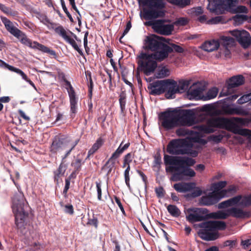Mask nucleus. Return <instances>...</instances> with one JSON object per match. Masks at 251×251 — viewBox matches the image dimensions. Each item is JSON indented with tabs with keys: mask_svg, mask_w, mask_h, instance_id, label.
Returning a JSON list of instances; mask_svg holds the SVG:
<instances>
[{
	"mask_svg": "<svg viewBox=\"0 0 251 251\" xmlns=\"http://www.w3.org/2000/svg\"><path fill=\"white\" fill-rule=\"evenodd\" d=\"M221 199L219 192H213L208 196H203L201 203L204 205H212L217 203Z\"/></svg>",
	"mask_w": 251,
	"mask_h": 251,
	"instance_id": "4be33fe9",
	"label": "nucleus"
},
{
	"mask_svg": "<svg viewBox=\"0 0 251 251\" xmlns=\"http://www.w3.org/2000/svg\"><path fill=\"white\" fill-rule=\"evenodd\" d=\"M12 208L15 215V224L19 228L23 227L26 218L28 216V206L25 204L23 199L14 196L12 199Z\"/></svg>",
	"mask_w": 251,
	"mask_h": 251,
	"instance_id": "20e7f679",
	"label": "nucleus"
},
{
	"mask_svg": "<svg viewBox=\"0 0 251 251\" xmlns=\"http://www.w3.org/2000/svg\"><path fill=\"white\" fill-rule=\"evenodd\" d=\"M140 4L148 7L143 10V18L146 20H152L162 18L165 16L163 10L165 7L164 0H138Z\"/></svg>",
	"mask_w": 251,
	"mask_h": 251,
	"instance_id": "7ed1b4c3",
	"label": "nucleus"
},
{
	"mask_svg": "<svg viewBox=\"0 0 251 251\" xmlns=\"http://www.w3.org/2000/svg\"><path fill=\"white\" fill-rule=\"evenodd\" d=\"M96 188L98 194V199L99 201L102 200V191H101V181L96 182Z\"/></svg>",
	"mask_w": 251,
	"mask_h": 251,
	"instance_id": "5fc2aeb1",
	"label": "nucleus"
},
{
	"mask_svg": "<svg viewBox=\"0 0 251 251\" xmlns=\"http://www.w3.org/2000/svg\"><path fill=\"white\" fill-rule=\"evenodd\" d=\"M208 227L216 231V229L224 230L226 228V224L223 221H208Z\"/></svg>",
	"mask_w": 251,
	"mask_h": 251,
	"instance_id": "7c9ffc66",
	"label": "nucleus"
},
{
	"mask_svg": "<svg viewBox=\"0 0 251 251\" xmlns=\"http://www.w3.org/2000/svg\"><path fill=\"white\" fill-rule=\"evenodd\" d=\"M195 184L193 183H178L174 185V189L178 192L185 193L192 190Z\"/></svg>",
	"mask_w": 251,
	"mask_h": 251,
	"instance_id": "cd10ccee",
	"label": "nucleus"
},
{
	"mask_svg": "<svg viewBox=\"0 0 251 251\" xmlns=\"http://www.w3.org/2000/svg\"><path fill=\"white\" fill-rule=\"evenodd\" d=\"M183 167H180L179 172L175 173L172 176V180L174 181L181 180L183 179V176L194 177L196 175L195 171L190 168L188 166L183 165Z\"/></svg>",
	"mask_w": 251,
	"mask_h": 251,
	"instance_id": "a211bd4d",
	"label": "nucleus"
},
{
	"mask_svg": "<svg viewBox=\"0 0 251 251\" xmlns=\"http://www.w3.org/2000/svg\"><path fill=\"white\" fill-rule=\"evenodd\" d=\"M221 110L225 115L246 116L248 112L241 106L233 107L231 105L225 104L221 107Z\"/></svg>",
	"mask_w": 251,
	"mask_h": 251,
	"instance_id": "6ab92c4d",
	"label": "nucleus"
},
{
	"mask_svg": "<svg viewBox=\"0 0 251 251\" xmlns=\"http://www.w3.org/2000/svg\"><path fill=\"white\" fill-rule=\"evenodd\" d=\"M165 20H157L154 21H150L146 23L147 25H151L153 30L157 33L169 35L172 34L174 29L172 24L165 25Z\"/></svg>",
	"mask_w": 251,
	"mask_h": 251,
	"instance_id": "9b49d317",
	"label": "nucleus"
},
{
	"mask_svg": "<svg viewBox=\"0 0 251 251\" xmlns=\"http://www.w3.org/2000/svg\"><path fill=\"white\" fill-rule=\"evenodd\" d=\"M55 32L59 36H61L64 40L69 36L67 34V32L62 25L57 26L56 28H55Z\"/></svg>",
	"mask_w": 251,
	"mask_h": 251,
	"instance_id": "c03bdc74",
	"label": "nucleus"
},
{
	"mask_svg": "<svg viewBox=\"0 0 251 251\" xmlns=\"http://www.w3.org/2000/svg\"><path fill=\"white\" fill-rule=\"evenodd\" d=\"M218 93V89L215 87H212L207 92L205 95L203 96L202 99L204 100L212 99L217 96Z\"/></svg>",
	"mask_w": 251,
	"mask_h": 251,
	"instance_id": "72a5a7b5",
	"label": "nucleus"
},
{
	"mask_svg": "<svg viewBox=\"0 0 251 251\" xmlns=\"http://www.w3.org/2000/svg\"><path fill=\"white\" fill-rule=\"evenodd\" d=\"M67 166L63 162H61L58 169L53 172L54 181L56 185H58L59 179L64 176L67 170Z\"/></svg>",
	"mask_w": 251,
	"mask_h": 251,
	"instance_id": "a878e982",
	"label": "nucleus"
},
{
	"mask_svg": "<svg viewBox=\"0 0 251 251\" xmlns=\"http://www.w3.org/2000/svg\"><path fill=\"white\" fill-rule=\"evenodd\" d=\"M229 216L236 218H244L247 217L249 213L237 207H231L227 209Z\"/></svg>",
	"mask_w": 251,
	"mask_h": 251,
	"instance_id": "bb28decb",
	"label": "nucleus"
},
{
	"mask_svg": "<svg viewBox=\"0 0 251 251\" xmlns=\"http://www.w3.org/2000/svg\"><path fill=\"white\" fill-rule=\"evenodd\" d=\"M154 167H157L158 169L160 168V165L161 164V157L160 155L159 154L156 155L154 157Z\"/></svg>",
	"mask_w": 251,
	"mask_h": 251,
	"instance_id": "052dcab7",
	"label": "nucleus"
},
{
	"mask_svg": "<svg viewBox=\"0 0 251 251\" xmlns=\"http://www.w3.org/2000/svg\"><path fill=\"white\" fill-rule=\"evenodd\" d=\"M176 133L178 136L180 137L192 135L194 134V131L185 127H180L176 130Z\"/></svg>",
	"mask_w": 251,
	"mask_h": 251,
	"instance_id": "ea45409f",
	"label": "nucleus"
},
{
	"mask_svg": "<svg viewBox=\"0 0 251 251\" xmlns=\"http://www.w3.org/2000/svg\"><path fill=\"white\" fill-rule=\"evenodd\" d=\"M188 23V21L187 20V18L184 17H181L178 19L177 20H176L174 24L176 25H186Z\"/></svg>",
	"mask_w": 251,
	"mask_h": 251,
	"instance_id": "13d9d810",
	"label": "nucleus"
},
{
	"mask_svg": "<svg viewBox=\"0 0 251 251\" xmlns=\"http://www.w3.org/2000/svg\"><path fill=\"white\" fill-rule=\"evenodd\" d=\"M168 80L165 87V91L167 90L165 93V97L168 99H173L175 98V95L176 93H178V89L177 88V82L172 79H166Z\"/></svg>",
	"mask_w": 251,
	"mask_h": 251,
	"instance_id": "412c9836",
	"label": "nucleus"
},
{
	"mask_svg": "<svg viewBox=\"0 0 251 251\" xmlns=\"http://www.w3.org/2000/svg\"><path fill=\"white\" fill-rule=\"evenodd\" d=\"M220 42L225 48H230L235 45V40L229 36H222L220 38Z\"/></svg>",
	"mask_w": 251,
	"mask_h": 251,
	"instance_id": "2f4dec72",
	"label": "nucleus"
},
{
	"mask_svg": "<svg viewBox=\"0 0 251 251\" xmlns=\"http://www.w3.org/2000/svg\"><path fill=\"white\" fill-rule=\"evenodd\" d=\"M164 163L166 165H175L166 168V171L171 172H179L180 167H183V165L188 166H193L195 163V160L189 157H182L176 156H170L165 154L164 156Z\"/></svg>",
	"mask_w": 251,
	"mask_h": 251,
	"instance_id": "39448f33",
	"label": "nucleus"
},
{
	"mask_svg": "<svg viewBox=\"0 0 251 251\" xmlns=\"http://www.w3.org/2000/svg\"><path fill=\"white\" fill-rule=\"evenodd\" d=\"M208 222L201 224L200 226L202 228L198 231L199 236L205 241H213L217 239L219 235L217 231H215L213 228L210 229L208 227Z\"/></svg>",
	"mask_w": 251,
	"mask_h": 251,
	"instance_id": "4468645a",
	"label": "nucleus"
},
{
	"mask_svg": "<svg viewBox=\"0 0 251 251\" xmlns=\"http://www.w3.org/2000/svg\"><path fill=\"white\" fill-rule=\"evenodd\" d=\"M0 19L7 31L14 37L17 36L21 30L15 26L13 23L6 17L0 16Z\"/></svg>",
	"mask_w": 251,
	"mask_h": 251,
	"instance_id": "b1692460",
	"label": "nucleus"
},
{
	"mask_svg": "<svg viewBox=\"0 0 251 251\" xmlns=\"http://www.w3.org/2000/svg\"><path fill=\"white\" fill-rule=\"evenodd\" d=\"M36 44V43H35ZM38 48L37 49L39 50L42 51L43 52L48 53L50 55L53 56L54 58H56V54L54 50H50L48 47L41 44H37Z\"/></svg>",
	"mask_w": 251,
	"mask_h": 251,
	"instance_id": "58836bf2",
	"label": "nucleus"
},
{
	"mask_svg": "<svg viewBox=\"0 0 251 251\" xmlns=\"http://www.w3.org/2000/svg\"><path fill=\"white\" fill-rule=\"evenodd\" d=\"M201 93L200 88H192L191 87L187 91V94L193 98L199 96Z\"/></svg>",
	"mask_w": 251,
	"mask_h": 251,
	"instance_id": "de8ad7c7",
	"label": "nucleus"
},
{
	"mask_svg": "<svg viewBox=\"0 0 251 251\" xmlns=\"http://www.w3.org/2000/svg\"><path fill=\"white\" fill-rule=\"evenodd\" d=\"M231 34L235 37L241 46L246 49L251 44V37L250 33L245 30H234L230 31Z\"/></svg>",
	"mask_w": 251,
	"mask_h": 251,
	"instance_id": "2eb2a0df",
	"label": "nucleus"
},
{
	"mask_svg": "<svg viewBox=\"0 0 251 251\" xmlns=\"http://www.w3.org/2000/svg\"><path fill=\"white\" fill-rule=\"evenodd\" d=\"M170 75V71L165 67H162L161 69H159L155 73L154 75L157 78H164L169 76Z\"/></svg>",
	"mask_w": 251,
	"mask_h": 251,
	"instance_id": "4c0bfd02",
	"label": "nucleus"
},
{
	"mask_svg": "<svg viewBox=\"0 0 251 251\" xmlns=\"http://www.w3.org/2000/svg\"><path fill=\"white\" fill-rule=\"evenodd\" d=\"M60 1H61V6H62V7L63 9V11H64V12L66 14L67 16L69 18V19L70 21H71V22L74 23V19L72 18V17L71 14L70 13V12L68 11V10L67 9V8L66 6L64 0H60Z\"/></svg>",
	"mask_w": 251,
	"mask_h": 251,
	"instance_id": "864d4df0",
	"label": "nucleus"
},
{
	"mask_svg": "<svg viewBox=\"0 0 251 251\" xmlns=\"http://www.w3.org/2000/svg\"><path fill=\"white\" fill-rule=\"evenodd\" d=\"M65 88L67 90L70 103V116L74 118L77 111L78 98L71 82L68 80L64 82Z\"/></svg>",
	"mask_w": 251,
	"mask_h": 251,
	"instance_id": "ddd939ff",
	"label": "nucleus"
},
{
	"mask_svg": "<svg viewBox=\"0 0 251 251\" xmlns=\"http://www.w3.org/2000/svg\"><path fill=\"white\" fill-rule=\"evenodd\" d=\"M85 75L87 81H88V98L92 99L93 95V82L91 76V73L89 71L85 72Z\"/></svg>",
	"mask_w": 251,
	"mask_h": 251,
	"instance_id": "f704fd0d",
	"label": "nucleus"
},
{
	"mask_svg": "<svg viewBox=\"0 0 251 251\" xmlns=\"http://www.w3.org/2000/svg\"><path fill=\"white\" fill-rule=\"evenodd\" d=\"M104 143V140L101 137L98 138L92 147L88 151L86 159H88L90 156L93 155L100 148H101Z\"/></svg>",
	"mask_w": 251,
	"mask_h": 251,
	"instance_id": "c756f323",
	"label": "nucleus"
},
{
	"mask_svg": "<svg viewBox=\"0 0 251 251\" xmlns=\"http://www.w3.org/2000/svg\"><path fill=\"white\" fill-rule=\"evenodd\" d=\"M17 34L18 35L17 36L15 37L20 40L22 44L26 45L32 49H37L38 47H37V44L35 43L39 44V43L36 41L32 42L30 39L27 38L26 34L21 30H20Z\"/></svg>",
	"mask_w": 251,
	"mask_h": 251,
	"instance_id": "5701e85b",
	"label": "nucleus"
},
{
	"mask_svg": "<svg viewBox=\"0 0 251 251\" xmlns=\"http://www.w3.org/2000/svg\"><path fill=\"white\" fill-rule=\"evenodd\" d=\"M232 120L235 122L242 125H246L251 122V120L248 118H242L239 117H233Z\"/></svg>",
	"mask_w": 251,
	"mask_h": 251,
	"instance_id": "603ef678",
	"label": "nucleus"
},
{
	"mask_svg": "<svg viewBox=\"0 0 251 251\" xmlns=\"http://www.w3.org/2000/svg\"><path fill=\"white\" fill-rule=\"evenodd\" d=\"M241 199L242 196L241 195H238L231 199H229L228 200L229 201L230 206H231L237 204L238 202H239Z\"/></svg>",
	"mask_w": 251,
	"mask_h": 251,
	"instance_id": "4d7b16f0",
	"label": "nucleus"
},
{
	"mask_svg": "<svg viewBox=\"0 0 251 251\" xmlns=\"http://www.w3.org/2000/svg\"><path fill=\"white\" fill-rule=\"evenodd\" d=\"M208 9L212 13L218 14L222 6L224 5V0H208Z\"/></svg>",
	"mask_w": 251,
	"mask_h": 251,
	"instance_id": "393cba45",
	"label": "nucleus"
},
{
	"mask_svg": "<svg viewBox=\"0 0 251 251\" xmlns=\"http://www.w3.org/2000/svg\"><path fill=\"white\" fill-rule=\"evenodd\" d=\"M155 192L158 198H163L165 196V191L163 188L161 186H160L158 188H155Z\"/></svg>",
	"mask_w": 251,
	"mask_h": 251,
	"instance_id": "680f3d73",
	"label": "nucleus"
},
{
	"mask_svg": "<svg viewBox=\"0 0 251 251\" xmlns=\"http://www.w3.org/2000/svg\"><path fill=\"white\" fill-rule=\"evenodd\" d=\"M164 37H160L154 34L147 36L144 40V49L145 50L151 51L149 53L157 59H167L170 53L172 51Z\"/></svg>",
	"mask_w": 251,
	"mask_h": 251,
	"instance_id": "f257e3e1",
	"label": "nucleus"
},
{
	"mask_svg": "<svg viewBox=\"0 0 251 251\" xmlns=\"http://www.w3.org/2000/svg\"><path fill=\"white\" fill-rule=\"evenodd\" d=\"M82 165V160L79 158H77L73 161L71 163V166L74 167V171L78 172L81 169Z\"/></svg>",
	"mask_w": 251,
	"mask_h": 251,
	"instance_id": "09e8293b",
	"label": "nucleus"
},
{
	"mask_svg": "<svg viewBox=\"0 0 251 251\" xmlns=\"http://www.w3.org/2000/svg\"><path fill=\"white\" fill-rule=\"evenodd\" d=\"M202 194V191L199 188H196L190 194L193 198H196L201 196Z\"/></svg>",
	"mask_w": 251,
	"mask_h": 251,
	"instance_id": "774afa93",
	"label": "nucleus"
},
{
	"mask_svg": "<svg viewBox=\"0 0 251 251\" xmlns=\"http://www.w3.org/2000/svg\"><path fill=\"white\" fill-rule=\"evenodd\" d=\"M70 139L66 138H60L56 136L53 140L52 144L50 148V151L51 153L56 154L58 151L67 149Z\"/></svg>",
	"mask_w": 251,
	"mask_h": 251,
	"instance_id": "dca6fc26",
	"label": "nucleus"
},
{
	"mask_svg": "<svg viewBox=\"0 0 251 251\" xmlns=\"http://www.w3.org/2000/svg\"><path fill=\"white\" fill-rule=\"evenodd\" d=\"M167 210L172 216L175 217H178L181 213L179 209L175 205H169L167 207Z\"/></svg>",
	"mask_w": 251,
	"mask_h": 251,
	"instance_id": "a19ab883",
	"label": "nucleus"
},
{
	"mask_svg": "<svg viewBox=\"0 0 251 251\" xmlns=\"http://www.w3.org/2000/svg\"><path fill=\"white\" fill-rule=\"evenodd\" d=\"M123 141L120 144L117 149L114 152L111 157L106 161L104 165L101 168L102 171H106V176L108 177L109 175L111 173L113 168L115 164L116 159H118L124 151L126 150L130 146V143L128 142L122 147Z\"/></svg>",
	"mask_w": 251,
	"mask_h": 251,
	"instance_id": "1a4fd4ad",
	"label": "nucleus"
},
{
	"mask_svg": "<svg viewBox=\"0 0 251 251\" xmlns=\"http://www.w3.org/2000/svg\"><path fill=\"white\" fill-rule=\"evenodd\" d=\"M114 200L115 201V202H116V203L117 204V205H118V206L119 207L121 212H122V213L124 214V215H126V212H125V209H124V208L123 206V204L121 201V200L117 196H114Z\"/></svg>",
	"mask_w": 251,
	"mask_h": 251,
	"instance_id": "e2e57ef3",
	"label": "nucleus"
},
{
	"mask_svg": "<svg viewBox=\"0 0 251 251\" xmlns=\"http://www.w3.org/2000/svg\"><path fill=\"white\" fill-rule=\"evenodd\" d=\"M126 93L125 91H122L119 96V103L121 109V113L125 115L126 113Z\"/></svg>",
	"mask_w": 251,
	"mask_h": 251,
	"instance_id": "473e14b6",
	"label": "nucleus"
},
{
	"mask_svg": "<svg viewBox=\"0 0 251 251\" xmlns=\"http://www.w3.org/2000/svg\"><path fill=\"white\" fill-rule=\"evenodd\" d=\"M227 182L226 181H221L212 184V188L214 189L213 192H220L221 189L226 186Z\"/></svg>",
	"mask_w": 251,
	"mask_h": 251,
	"instance_id": "a18cd8bd",
	"label": "nucleus"
},
{
	"mask_svg": "<svg viewBox=\"0 0 251 251\" xmlns=\"http://www.w3.org/2000/svg\"><path fill=\"white\" fill-rule=\"evenodd\" d=\"M79 140L77 139L74 142H73L71 140H70L69 141V145L67 149H68V150L66 151V153L69 155L71 153L72 150L75 148V147L77 145L79 142Z\"/></svg>",
	"mask_w": 251,
	"mask_h": 251,
	"instance_id": "8fccbe9b",
	"label": "nucleus"
},
{
	"mask_svg": "<svg viewBox=\"0 0 251 251\" xmlns=\"http://www.w3.org/2000/svg\"><path fill=\"white\" fill-rule=\"evenodd\" d=\"M169 3L176 5L180 8H184L189 5L191 0H166Z\"/></svg>",
	"mask_w": 251,
	"mask_h": 251,
	"instance_id": "c9c22d12",
	"label": "nucleus"
},
{
	"mask_svg": "<svg viewBox=\"0 0 251 251\" xmlns=\"http://www.w3.org/2000/svg\"><path fill=\"white\" fill-rule=\"evenodd\" d=\"M241 204L245 206L251 205V195L245 196L242 200Z\"/></svg>",
	"mask_w": 251,
	"mask_h": 251,
	"instance_id": "bf43d9fd",
	"label": "nucleus"
},
{
	"mask_svg": "<svg viewBox=\"0 0 251 251\" xmlns=\"http://www.w3.org/2000/svg\"><path fill=\"white\" fill-rule=\"evenodd\" d=\"M133 158V154L132 152H129L124 157L123 168H125L127 165H130Z\"/></svg>",
	"mask_w": 251,
	"mask_h": 251,
	"instance_id": "49530a36",
	"label": "nucleus"
},
{
	"mask_svg": "<svg viewBox=\"0 0 251 251\" xmlns=\"http://www.w3.org/2000/svg\"><path fill=\"white\" fill-rule=\"evenodd\" d=\"M220 46V42L216 40L206 41L202 45L203 50L207 52H212L217 50Z\"/></svg>",
	"mask_w": 251,
	"mask_h": 251,
	"instance_id": "c85d7f7f",
	"label": "nucleus"
},
{
	"mask_svg": "<svg viewBox=\"0 0 251 251\" xmlns=\"http://www.w3.org/2000/svg\"><path fill=\"white\" fill-rule=\"evenodd\" d=\"M65 40L69 43L74 49L77 48L78 46L75 40L73 38H72L69 35Z\"/></svg>",
	"mask_w": 251,
	"mask_h": 251,
	"instance_id": "0e129e2a",
	"label": "nucleus"
},
{
	"mask_svg": "<svg viewBox=\"0 0 251 251\" xmlns=\"http://www.w3.org/2000/svg\"><path fill=\"white\" fill-rule=\"evenodd\" d=\"M140 59L138 64L141 71L147 75H150L153 73L157 67V62H160L165 59H157L149 53L142 52L139 56Z\"/></svg>",
	"mask_w": 251,
	"mask_h": 251,
	"instance_id": "0eeeda50",
	"label": "nucleus"
},
{
	"mask_svg": "<svg viewBox=\"0 0 251 251\" xmlns=\"http://www.w3.org/2000/svg\"><path fill=\"white\" fill-rule=\"evenodd\" d=\"M250 100H251V92L242 96L237 100V103L239 104H242L248 102Z\"/></svg>",
	"mask_w": 251,
	"mask_h": 251,
	"instance_id": "3c124183",
	"label": "nucleus"
},
{
	"mask_svg": "<svg viewBox=\"0 0 251 251\" xmlns=\"http://www.w3.org/2000/svg\"><path fill=\"white\" fill-rule=\"evenodd\" d=\"M162 126L166 130H172L179 127L176 112L175 111H166L162 112L159 115Z\"/></svg>",
	"mask_w": 251,
	"mask_h": 251,
	"instance_id": "6e6552de",
	"label": "nucleus"
},
{
	"mask_svg": "<svg viewBox=\"0 0 251 251\" xmlns=\"http://www.w3.org/2000/svg\"><path fill=\"white\" fill-rule=\"evenodd\" d=\"M238 1V0H224V5L231 7L234 6Z\"/></svg>",
	"mask_w": 251,
	"mask_h": 251,
	"instance_id": "338daca9",
	"label": "nucleus"
},
{
	"mask_svg": "<svg viewBox=\"0 0 251 251\" xmlns=\"http://www.w3.org/2000/svg\"><path fill=\"white\" fill-rule=\"evenodd\" d=\"M193 143L190 139H176L169 142L167 151L173 155H190L196 157L198 152L192 149Z\"/></svg>",
	"mask_w": 251,
	"mask_h": 251,
	"instance_id": "f03ea898",
	"label": "nucleus"
},
{
	"mask_svg": "<svg viewBox=\"0 0 251 251\" xmlns=\"http://www.w3.org/2000/svg\"><path fill=\"white\" fill-rule=\"evenodd\" d=\"M236 188L234 185H230L227 189L222 190L219 192L222 199L226 196L228 193H235Z\"/></svg>",
	"mask_w": 251,
	"mask_h": 251,
	"instance_id": "79ce46f5",
	"label": "nucleus"
},
{
	"mask_svg": "<svg viewBox=\"0 0 251 251\" xmlns=\"http://www.w3.org/2000/svg\"><path fill=\"white\" fill-rule=\"evenodd\" d=\"M244 81L245 79L242 75H238L232 76L229 79L227 83L226 87L227 92H224V90H223L221 93V94H222L223 96L228 95L229 93L230 89L242 85L244 84Z\"/></svg>",
	"mask_w": 251,
	"mask_h": 251,
	"instance_id": "aec40b11",
	"label": "nucleus"
},
{
	"mask_svg": "<svg viewBox=\"0 0 251 251\" xmlns=\"http://www.w3.org/2000/svg\"><path fill=\"white\" fill-rule=\"evenodd\" d=\"M168 80H157L148 84V89L150 91V94L153 96L160 95L165 92Z\"/></svg>",
	"mask_w": 251,
	"mask_h": 251,
	"instance_id": "f3484780",
	"label": "nucleus"
},
{
	"mask_svg": "<svg viewBox=\"0 0 251 251\" xmlns=\"http://www.w3.org/2000/svg\"><path fill=\"white\" fill-rule=\"evenodd\" d=\"M189 85L190 81L188 80H179L178 84H177V88L178 90V93L185 92L187 90H188Z\"/></svg>",
	"mask_w": 251,
	"mask_h": 251,
	"instance_id": "e433bc0d",
	"label": "nucleus"
},
{
	"mask_svg": "<svg viewBox=\"0 0 251 251\" xmlns=\"http://www.w3.org/2000/svg\"><path fill=\"white\" fill-rule=\"evenodd\" d=\"M171 46H169L172 49V51L170 53H171L173 52L174 50L176 52L178 53H182L184 51V49L182 47L179 45H177L176 44L172 43L170 44Z\"/></svg>",
	"mask_w": 251,
	"mask_h": 251,
	"instance_id": "6e6d98bb",
	"label": "nucleus"
},
{
	"mask_svg": "<svg viewBox=\"0 0 251 251\" xmlns=\"http://www.w3.org/2000/svg\"><path fill=\"white\" fill-rule=\"evenodd\" d=\"M12 72H14L19 74L20 75H21L22 76L23 79H24L25 80H27L28 77L25 74V73L21 70L14 67Z\"/></svg>",
	"mask_w": 251,
	"mask_h": 251,
	"instance_id": "69168bd1",
	"label": "nucleus"
},
{
	"mask_svg": "<svg viewBox=\"0 0 251 251\" xmlns=\"http://www.w3.org/2000/svg\"><path fill=\"white\" fill-rule=\"evenodd\" d=\"M213 217L217 219H226L229 217L227 209L225 211H219L212 213Z\"/></svg>",
	"mask_w": 251,
	"mask_h": 251,
	"instance_id": "37998d69",
	"label": "nucleus"
},
{
	"mask_svg": "<svg viewBox=\"0 0 251 251\" xmlns=\"http://www.w3.org/2000/svg\"><path fill=\"white\" fill-rule=\"evenodd\" d=\"M179 126H191L194 124L195 113L191 109H183L176 112Z\"/></svg>",
	"mask_w": 251,
	"mask_h": 251,
	"instance_id": "f8f14e48",
	"label": "nucleus"
},
{
	"mask_svg": "<svg viewBox=\"0 0 251 251\" xmlns=\"http://www.w3.org/2000/svg\"><path fill=\"white\" fill-rule=\"evenodd\" d=\"M213 126L225 127L228 131L245 136H251V131L248 129L240 128L232 120L227 118H218L209 122Z\"/></svg>",
	"mask_w": 251,
	"mask_h": 251,
	"instance_id": "423d86ee",
	"label": "nucleus"
},
{
	"mask_svg": "<svg viewBox=\"0 0 251 251\" xmlns=\"http://www.w3.org/2000/svg\"><path fill=\"white\" fill-rule=\"evenodd\" d=\"M208 210L203 208H189L185 211L186 218L189 223H194L206 219Z\"/></svg>",
	"mask_w": 251,
	"mask_h": 251,
	"instance_id": "9d476101",
	"label": "nucleus"
}]
</instances>
